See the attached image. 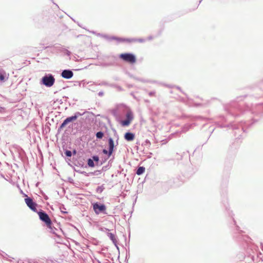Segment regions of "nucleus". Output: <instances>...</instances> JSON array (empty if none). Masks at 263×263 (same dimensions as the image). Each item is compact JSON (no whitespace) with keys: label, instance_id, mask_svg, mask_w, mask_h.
<instances>
[{"label":"nucleus","instance_id":"a211bd4d","mask_svg":"<svg viewBox=\"0 0 263 263\" xmlns=\"http://www.w3.org/2000/svg\"><path fill=\"white\" fill-rule=\"evenodd\" d=\"M192 125L191 124H185L183 127V129H182V130L184 132H185L186 131H187L190 128H191L192 127Z\"/></svg>","mask_w":263,"mask_h":263},{"label":"nucleus","instance_id":"0eeeda50","mask_svg":"<svg viewBox=\"0 0 263 263\" xmlns=\"http://www.w3.org/2000/svg\"><path fill=\"white\" fill-rule=\"evenodd\" d=\"M25 202L27 206L33 211L37 212L36 209L37 204L33 201V199L27 197L25 199Z\"/></svg>","mask_w":263,"mask_h":263},{"label":"nucleus","instance_id":"8fccbe9b","mask_svg":"<svg viewBox=\"0 0 263 263\" xmlns=\"http://www.w3.org/2000/svg\"><path fill=\"white\" fill-rule=\"evenodd\" d=\"M201 1H202V0H201V1L199 2V3H200Z\"/></svg>","mask_w":263,"mask_h":263},{"label":"nucleus","instance_id":"2eb2a0df","mask_svg":"<svg viewBox=\"0 0 263 263\" xmlns=\"http://www.w3.org/2000/svg\"><path fill=\"white\" fill-rule=\"evenodd\" d=\"M87 165L88 166L93 167L95 166V162L91 158H89L87 160Z\"/></svg>","mask_w":263,"mask_h":263},{"label":"nucleus","instance_id":"37998d69","mask_svg":"<svg viewBox=\"0 0 263 263\" xmlns=\"http://www.w3.org/2000/svg\"><path fill=\"white\" fill-rule=\"evenodd\" d=\"M44 198H45L46 200L48 199V197H47V196H45Z\"/></svg>","mask_w":263,"mask_h":263},{"label":"nucleus","instance_id":"aec40b11","mask_svg":"<svg viewBox=\"0 0 263 263\" xmlns=\"http://www.w3.org/2000/svg\"><path fill=\"white\" fill-rule=\"evenodd\" d=\"M102 153L104 154L107 155L108 157H110L112 154V153L111 152L109 149L107 150L106 149H103L102 150Z\"/></svg>","mask_w":263,"mask_h":263},{"label":"nucleus","instance_id":"e433bc0d","mask_svg":"<svg viewBox=\"0 0 263 263\" xmlns=\"http://www.w3.org/2000/svg\"><path fill=\"white\" fill-rule=\"evenodd\" d=\"M3 79H4V77L1 75L0 77V80H3Z\"/></svg>","mask_w":263,"mask_h":263},{"label":"nucleus","instance_id":"c85d7f7f","mask_svg":"<svg viewBox=\"0 0 263 263\" xmlns=\"http://www.w3.org/2000/svg\"><path fill=\"white\" fill-rule=\"evenodd\" d=\"M98 95L100 96V97H102L103 95H104V92L103 91H100L99 93H98Z\"/></svg>","mask_w":263,"mask_h":263},{"label":"nucleus","instance_id":"a878e982","mask_svg":"<svg viewBox=\"0 0 263 263\" xmlns=\"http://www.w3.org/2000/svg\"><path fill=\"white\" fill-rule=\"evenodd\" d=\"M145 41V40L144 39H137V42L139 43H143Z\"/></svg>","mask_w":263,"mask_h":263},{"label":"nucleus","instance_id":"2f4dec72","mask_svg":"<svg viewBox=\"0 0 263 263\" xmlns=\"http://www.w3.org/2000/svg\"><path fill=\"white\" fill-rule=\"evenodd\" d=\"M145 143H148L149 145H150V144H151V143H150L149 141V140H146L145 141Z\"/></svg>","mask_w":263,"mask_h":263},{"label":"nucleus","instance_id":"423d86ee","mask_svg":"<svg viewBox=\"0 0 263 263\" xmlns=\"http://www.w3.org/2000/svg\"><path fill=\"white\" fill-rule=\"evenodd\" d=\"M93 209L97 214H99L100 213H106L105 212L106 206L104 204L97 202L93 205Z\"/></svg>","mask_w":263,"mask_h":263},{"label":"nucleus","instance_id":"4468645a","mask_svg":"<svg viewBox=\"0 0 263 263\" xmlns=\"http://www.w3.org/2000/svg\"><path fill=\"white\" fill-rule=\"evenodd\" d=\"M104 134L102 131H99L96 134L97 139H101L103 137Z\"/></svg>","mask_w":263,"mask_h":263},{"label":"nucleus","instance_id":"39448f33","mask_svg":"<svg viewBox=\"0 0 263 263\" xmlns=\"http://www.w3.org/2000/svg\"><path fill=\"white\" fill-rule=\"evenodd\" d=\"M103 36L109 40V41H111V40H116L117 41H118V42H128V43H133V42H137V39L136 38H127V39H125V38H121V37H116V36H110V37H109L107 35H103Z\"/></svg>","mask_w":263,"mask_h":263},{"label":"nucleus","instance_id":"b1692460","mask_svg":"<svg viewBox=\"0 0 263 263\" xmlns=\"http://www.w3.org/2000/svg\"><path fill=\"white\" fill-rule=\"evenodd\" d=\"M65 155L68 157H71L72 156V152L69 150H66L65 152Z\"/></svg>","mask_w":263,"mask_h":263},{"label":"nucleus","instance_id":"f704fd0d","mask_svg":"<svg viewBox=\"0 0 263 263\" xmlns=\"http://www.w3.org/2000/svg\"><path fill=\"white\" fill-rule=\"evenodd\" d=\"M17 263H24L22 260H19L17 261Z\"/></svg>","mask_w":263,"mask_h":263},{"label":"nucleus","instance_id":"9b49d317","mask_svg":"<svg viewBox=\"0 0 263 263\" xmlns=\"http://www.w3.org/2000/svg\"><path fill=\"white\" fill-rule=\"evenodd\" d=\"M145 170V168L144 166H139L136 171V174L138 175H141L144 173Z\"/></svg>","mask_w":263,"mask_h":263},{"label":"nucleus","instance_id":"473e14b6","mask_svg":"<svg viewBox=\"0 0 263 263\" xmlns=\"http://www.w3.org/2000/svg\"><path fill=\"white\" fill-rule=\"evenodd\" d=\"M260 247H261V249L263 251V244L262 243H260Z\"/></svg>","mask_w":263,"mask_h":263},{"label":"nucleus","instance_id":"58836bf2","mask_svg":"<svg viewBox=\"0 0 263 263\" xmlns=\"http://www.w3.org/2000/svg\"><path fill=\"white\" fill-rule=\"evenodd\" d=\"M96 172L100 173V171H97L95 172V173H91V174H96Z\"/></svg>","mask_w":263,"mask_h":263},{"label":"nucleus","instance_id":"20e7f679","mask_svg":"<svg viewBox=\"0 0 263 263\" xmlns=\"http://www.w3.org/2000/svg\"><path fill=\"white\" fill-rule=\"evenodd\" d=\"M125 112H126V119L122 120L121 121V124L123 126H127L133 120L134 116L133 112L128 108H125Z\"/></svg>","mask_w":263,"mask_h":263},{"label":"nucleus","instance_id":"ddd939ff","mask_svg":"<svg viewBox=\"0 0 263 263\" xmlns=\"http://www.w3.org/2000/svg\"><path fill=\"white\" fill-rule=\"evenodd\" d=\"M107 235L112 241V243H115V241H117V240L116 239L115 234L112 233H107Z\"/></svg>","mask_w":263,"mask_h":263},{"label":"nucleus","instance_id":"4c0bfd02","mask_svg":"<svg viewBox=\"0 0 263 263\" xmlns=\"http://www.w3.org/2000/svg\"><path fill=\"white\" fill-rule=\"evenodd\" d=\"M72 153H73V154L74 155L76 154H77V151H76V150H75V149H74V150H73V152H72Z\"/></svg>","mask_w":263,"mask_h":263},{"label":"nucleus","instance_id":"1a4fd4ad","mask_svg":"<svg viewBox=\"0 0 263 263\" xmlns=\"http://www.w3.org/2000/svg\"><path fill=\"white\" fill-rule=\"evenodd\" d=\"M108 149H109L111 152L113 153L115 151L114 148L115 147V143L113 139L111 137H109L108 139Z\"/></svg>","mask_w":263,"mask_h":263},{"label":"nucleus","instance_id":"cd10ccee","mask_svg":"<svg viewBox=\"0 0 263 263\" xmlns=\"http://www.w3.org/2000/svg\"><path fill=\"white\" fill-rule=\"evenodd\" d=\"M114 245L116 246L117 249L118 250V252H119V248L117 245V241H115V243H114Z\"/></svg>","mask_w":263,"mask_h":263},{"label":"nucleus","instance_id":"6e6552de","mask_svg":"<svg viewBox=\"0 0 263 263\" xmlns=\"http://www.w3.org/2000/svg\"><path fill=\"white\" fill-rule=\"evenodd\" d=\"M61 76L64 79H69L73 77V73L70 69H64L62 71Z\"/></svg>","mask_w":263,"mask_h":263},{"label":"nucleus","instance_id":"72a5a7b5","mask_svg":"<svg viewBox=\"0 0 263 263\" xmlns=\"http://www.w3.org/2000/svg\"><path fill=\"white\" fill-rule=\"evenodd\" d=\"M4 110V108L3 107H0V111L2 112Z\"/></svg>","mask_w":263,"mask_h":263},{"label":"nucleus","instance_id":"c756f323","mask_svg":"<svg viewBox=\"0 0 263 263\" xmlns=\"http://www.w3.org/2000/svg\"><path fill=\"white\" fill-rule=\"evenodd\" d=\"M103 66H110L111 65V64H107V63H104L103 64Z\"/></svg>","mask_w":263,"mask_h":263},{"label":"nucleus","instance_id":"7c9ffc66","mask_svg":"<svg viewBox=\"0 0 263 263\" xmlns=\"http://www.w3.org/2000/svg\"><path fill=\"white\" fill-rule=\"evenodd\" d=\"M104 229V230H105L106 231H109V229H107V228H102V229H101V230H102V231H104V230H103Z\"/></svg>","mask_w":263,"mask_h":263},{"label":"nucleus","instance_id":"6ab92c4d","mask_svg":"<svg viewBox=\"0 0 263 263\" xmlns=\"http://www.w3.org/2000/svg\"><path fill=\"white\" fill-rule=\"evenodd\" d=\"M103 185L98 186L96 189V192L98 193H101L104 190Z\"/></svg>","mask_w":263,"mask_h":263},{"label":"nucleus","instance_id":"f3484780","mask_svg":"<svg viewBox=\"0 0 263 263\" xmlns=\"http://www.w3.org/2000/svg\"><path fill=\"white\" fill-rule=\"evenodd\" d=\"M64 121H65L66 122L67 124H68L69 123H70L71 122H73V121H75V119L72 116L67 117V118H66L64 120Z\"/></svg>","mask_w":263,"mask_h":263},{"label":"nucleus","instance_id":"a18cd8bd","mask_svg":"<svg viewBox=\"0 0 263 263\" xmlns=\"http://www.w3.org/2000/svg\"><path fill=\"white\" fill-rule=\"evenodd\" d=\"M240 126H241V129L243 130V127L241 126V124H240Z\"/></svg>","mask_w":263,"mask_h":263},{"label":"nucleus","instance_id":"f8f14e48","mask_svg":"<svg viewBox=\"0 0 263 263\" xmlns=\"http://www.w3.org/2000/svg\"><path fill=\"white\" fill-rule=\"evenodd\" d=\"M86 112H87V111H85L82 112L77 111L73 114V115H72V116L75 120H76L79 117L84 115Z\"/></svg>","mask_w":263,"mask_h":263},{"label":"nucleus","instance_id":"de8ad7c7","mask_svg":"<svg viewBox=\"0 0 263 263\" xmlns=\"http://www.w3.org/2000/svg\"><path fill=\"white\" fill-rule=\"evenodd\" d=\"M104 128H105V129H107V127L106 126H104Z\"/></svg>","mask_w":263,"mask_h":263},{"label":"nucleus","instance_id":"79ce46f5","mask_svg":"<svg viewBox=\"0 0 263 263\" xmlns=\"http://www.w3.org/2000/svg\"><path fill=\"white\" fill-rule=\"evenodd\" d=\"M114 133H115V135H117L116 130L115 129H114Z\"/></svg>","mask_w":263,"mask_h":263},{"label":"nucleus","instance_id":"393cba45","mask_svg":"<svg viewBox=\"0 0 263 263\" xmlns=\"http://www.w3.org/2000/svg\"><path fill=\"white\" fill-rule=\"evenodd\" d=\"M239 125H236L235 124H231L230 125H229L228 126H231V127L234 129H238L239 127Z\"/></svg>","mask_w":263,"mask_h":263},{"label":"nucleus","instance_id":"f257e3e1","mask_svg":"<svg viewBox=\"0 0 263 263\" xmlns=\"http://www.w3.org/2000/svg\"><path fill=\"white\" fill-rule=\"evenodd\" d=\"M37 213L39 214L40 219L42 221L45 222L48 228L51 230V232L58 235L57 233L55 231L53 230L51 228L52 221L48 215L45 211L41 209H40L39 211H37Z\"/></svg>","mask_w":263,"mask_h":263},{"label":"nucleus","instance_id":"412c9836","mask_svg":"<svg viewBox=\"0 0 263 263\" xmlns=\"http://www.w3.org/2000/svg\"><path fill=\"white\" fill-rule=\"evenodd\" d=\"M92 160L96 163H98L99 161V157L97 155H93L91 157Z\"/></svg>","mask_w":263,"mask_h":263},{"label":"nucleus","instance_id":"a19ab883","mask_svg":"<svg viewBox=\"0 0 263 263\" xmlns=\"http://www.w3.org/2000/svg\"><path fill=\"white\" fill-rule=\"evenodd\" d=\"M82 173L83 174L85 175H86V174H87V173H86V172H82Z\"/></svg>","mask_w":263,"mask_h":263},{"label":"nucleus","instance_id":"c03bdc74","mask_svg":"<svg viewBox=\"0 0 263 263\" xmlns=\"http://www.w3.org/2000/svg\"><path fill=\"white\" fill-rule=\"evenodd\" d=\"M176 88H177L178 89L180 90V87H179L177 86V87H176Z\"/></svg>","mask_w":263,"mask_h":263},{"label":"nucleus","instance_id":"4be33fe9","mask_svg":"<svg viewBox=\"0 0 263 263\" xmlns=\"http://www.w3.org/2000/svg\"><path fill=\"white\" fill-rule=\"evenodd\" d=\"M67 124L66 122L64 120L62 123L60 125V127H59L58 130H61V129H62Z\"/></svg>","mask_w":263,"mask_h":263},{"label":"nucleus","instance_id":"49530a36","mask_svg":"<svg viewBox=\"0 0 263 263\" xmlns=\"http://www.w3.org/2000/svg\"><path fill=\"white\" fill-rule=\"evenodd\" d=\"M67 54H68V55H69V54H70V52L69 51H68Z\"/></svg>","mask_w":263,"mask_h":263},{"label":"nucleus","instance_id":"5701e85b","mask_svg":"<svg viewBox=\"0 0 263 263\" xmlns=\"http://www.w3.org/2000/svg\"><path fill=\"white\" fill-rule=\"evenodd\" d=\"M60 209L61 210V212L62 213H64V214H66L67 213V212L66 211V208L64 206V205H61L60 207Z\"/></svg>","mask_w":263,"mask_h":263},{"label":"nucleus","instance_id":"ea45409f","mask_svg":"<svg viewBox=\"0 0 263 263\" xmlns=\"http://www.w3.org/2000/svg\"><path fill=\"white\" fill-rule=\"evenodd\" d=\"M82 173L83 174L85 175H86V174H87V173H86V172H82Z\"/></svg>","mask_w":263,"mask_h":263},{"label":"nucleus","instance_id":"bb28decb","mask_svg":"<svg viewBox=\"0 0 263 263\" xmlns=\"http://www.w3.org/2000/svg\"><path fill=\"white\" fill-rule=\"evenodd\" d=\"M155 94V91H151L148 93L149 96H151V97L154 96Z\"/></svg>","mask_w":263,"mask_h":263},{"label":"nucleus","instance_id":"9d476101","mask_svg":"<svg viewBox=\"0 0 263 263\" xmlns=\"http://www.w3.org/2000/svg\"><path fill=\"white\" fill-rule=\"evenodd\" d=\"M135 134L131 132H126L124 135V138L127 141H131L134 139Z\"/></svg>","mask_w":263,"mask_h":263},{"label":"nucleus","instance_id":"dca6fc26","mask_svg":"<svg viewBox=\"0 0 263 263\" xmlns=\"http://www.w3.org/2000/svg\"><path fill=\"white\" fill-rule=\"evenodd\" d=\"M95 84L96 85H99V86H111V84H110L109 83H108V82H107L106 81H102L100 83H95Z\"/></svg>","mask_w":263,"mask_h":263},{"label":"nucleus","instance_id":"f03ea898","mask_svg":"<svg viewBox=\"0 0 263 263\" xmlns=\"http://www.w3.org/2000/svg\"><path fill=\"white\" fill-rule=\"evenodd\" d=\"M55 82V79L51 74H46L42 77L41 84L46 87H50L53 86Z\"/></svg>","mask_w":263,"mask_h":263},{"label":"nucleus","instance_id":"7ed1b4c3","mask_svg":"<svg viewBox=\"0 0 263 263\" xmlns=\"http://www.w3.org/2000/svg\"><path fill=\"white\" fill-rule=\"evenodd\" d=\"M119 58L123 61L130 64H134L136 61L135 55L132 53H121L119 55Z\"/></svg>","mask_w":263,"mask_h":263},{"label":"nucleus","instance_id":"c9c22d12","mask_svg":"<svg viewBox=\"0 0 263 263\" xmlns=\"http://www.w3.org/2000/svg\"><path fill=\"white\" fill-rule=\"evenodd\" d=\"M152 39H153V37H152V36H148V39L149 40H152Z\"/></svg>","mask_w":263,"mask_h":263},{"label":"nucleus","instance_id":"09e8293b","mask_svg":"<svg viewBox=\"0 0 263 263\" xmlns=\"http://www.w3.org/2000/svg\"><path fill=\"white\" fill-rule=\"evenodd\" d=\"M220 127H224V126L220 125Z\"/></svg>","mask_w":263,"mask_h":263}]
</instances>
